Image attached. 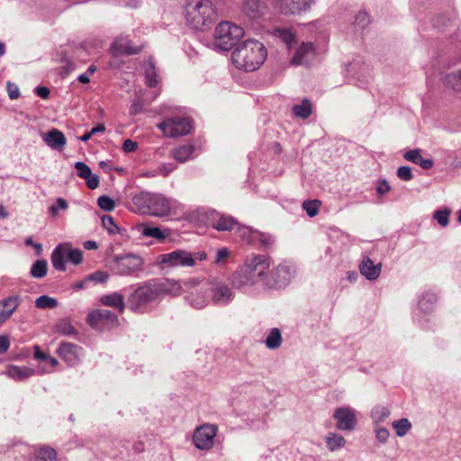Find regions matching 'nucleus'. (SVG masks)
I'll list each match as a JSON object with an SVG mask.
<instances>
[{
  "label": "nucleus",
  "instance_id": "bf43d9fd",
  "mask_svg": "<svg viewBox=\"0 0 461 461\" xmlns=\"http://www.w3.org/2000/svg\"><path fill=\"white\" fill-rule=\"evenodd\" d=\"M82 261V251L80 249H72L69 250V262L74 265H78Z\"/></svg>",
  "mask_w": 461,
  "mask_h": 461
},
{
  "label": "nucleus",
  "instance_id": "052dcab7",
  "mask_svg": "<svg viewBox=\"0 0 461 461\" xmlns=\"http://www.w3.org/2000/svg\"><path fill=\"white\" fill-rule=\"evenodd\" d=\"M75 331V328L73 325L67 320H62L61 322H59V332H62L63 334H73Z\"/></svg>",
  "mask_w": 461,
  "mask_h": 461
},
{
  "label": "nucleus",
  "instance_id": "774afa93",
  "mask_svg": "<svg viewBox=\"0 0 461 461\" xmlns=\"http://www.w3.org/2000/svg\"><path fill=\"white\" fill-rule=\"evenodd\" d=\"M10 346L9 339L6 336H0V354L5 353Z\"/></svg>",
  "mask_w": 461,
  "mask_h": 461
},
{
  "label": "nucleus",
  "instance_id": "ea45409f",
  "mask_svg": "<svg viewBox=\"0 0 461 461\" xmlns=\"http://www.w3.org/2000/svg\"><path fill=\"white\" fill-rule=\"evenodd\" d=\"M47 262L45 260H37L32 267L30 274L33 278H42L47 274Z\"/></svg>",
  "mask_w": 461,
  "mask_h": 461
},
{
  "label": "nucleus",
  "instance_id": "f3484780",
  "mask_svg": "<svg viewBox=\"0 0 461 461\" xmlns=\"http://www.w3.org/2000/svg\"><path fill=\"white\" fill-rule=\"evenodd\" d=\"M316 49L312 42H302L291 59V65H308L315 57Z\"/></svg>",
  "mask_w": 461,
  "mask_h": 461
},
{
  "label": "nucleus",
  "instance_id": "412c9836",
  "mask_svg": "<svg viewBox=\"0 0 461 461\" xmlns=\"http://www.w3.org/2000/svg\"><path fill=\"white\" fill-rule=\"evenodd\" d=\"M19 304L20 298L18 296H9L0 301V326L11 318Z\"/></svg>",
  "mask_w": 461,
  "mask_h": 461
},
{
  "label": "nucleus",
  "instance_id": "6e6552de",
  "mask_svg": "<svg viewBox=\"0 0 461 461\" xmlns=\"http://www.w3.org/2000/svg\"><path fill=\"white\" fill-rule=\"evenodd\" d=\"M164 135L169 138H178L187 135L193 129L192 122L185 117L175 116L165 119L158 124Z\"/></svg>",
  "mask_w": 461,
  "mask_h": 461
},
{
  "label": "nucleus",
  "instance_id": "69168bd1",
  "mask_svg": "<svg viewBox=\"0 0 461 461\" xmlns=\"http://www.w3.org/2000/svg\"><path fill=\"white\" fill-rule=\"evenodd\" d=\"M191 256L194 258V267L198 260L203 261L207 258V254L204 251L191 252Z\"/></svg>",
  "mask_w": 461,
  "mask_h": 461
},
{
  "label": "nucleus",
  "instance_id": "9b49d317",
  "mask_svg": "<svg viewBox=\"0 0 461 461\" xmlns=\"http://www.w3.org/2000/svg\"><path fill=\"white\" fill-rule=\"evenodd\" d=\"M88 324L98 330H110L118 325V317L108 310H95L87 316Z\"/></svg>",
  "mask_w": 461,
  "mask_h": 461
},
{
  "label": "nucleus",
  "instance_id": "a19ab883",
  "mask_svg": "<svg viewBox=\"0 0 461 461\" xmlns=\"http://www.w3.org/2000/svg\"><path fill=\"white\" fill-rule=\"evenodd\" d=\"M321 202L320 200H307L303 203V209L309 217H314L319 213Z\"/></svg>",
  "mask_w": 461,
  "mask_h": 461
},
{
  "label": "nucleus",
  "instance_id": "f704fd0d",
  "mask_svg": "<svg viewBox=\"0 0 461 461\" xmlns=\"http://www.w3.org/2000/svg\"><path fill=\"white\" fill-rule=\"evenodd\" d=\"M312 112V104L308 99H303L300 104L293 106L294 114L302 119L308 118Z\"/></svg>",
  "mask_w": 461,
  "mask_h": 461
},
{
  "label": "nucleus",
  "instance_id": "cd10ccee",
  "mask_svg": "<svg viewBox=\"0 0 461 461\" xmlns=\"http://www.w3.org/2000/svg\"><path fill=\"white\" fill-rule=\"evenodd\" d=\"M271 35L284 42L287 49H291L296 39L295 32L291 28L276 27L271 31Z\"/></svg>",
  "mask_w": 461,
  "mask_h": 461
},
{
  "label": "nucleus",
  "instance_id": "864d4df0",
  "mask_svg": "<svg viewBox=\"0 0 461 461\" xmlns=\"http://www.w3.org/2000/svg\"><path fill=\"white\" fill-rule=\"evenodd\" d=\"M375 434L376 439L380 443H383V444L387 442L388 438L390 436L389 430L387 429L383 428V427H378V425H375Z\"/></svg>",
  "mask_w": 461,
  "mask_h": 461
},
{
  "label": "nucleus",
  "instance_id": "49530a36",
  "mask_svg": "<svg viewBox=\"0 0 461 461\" xmlns=\"http://www.w3.org/2000/svg\"><path fill=\"white\" fill-rule=\"evenodd\" d=\"M102 224L110 234H115L119 232V228L115 224L113 218L109 215L102 217Z\"/></svg>",
  "mask_w": 461,
  "mask_h": 461
},
{
  "label": "nucleus",
  "instance_id": "c9c22d12",
  "mask_svg": "<svg viewBox=\"0 0 461 461\" xmlns=\"http://www.w3.org/2000/svg\"><path fill=\"white\" fill-rule=\"evenodd\" d=\"M391 411L385 406H375L371 411V419L375 425L384 422L390 416Z\"/></svg>",
  "mask_w": 461,
  "mask_h": 461
},
{
  "label": "nucleus",
  "instance_id": "c03bdc74",
  "mask_svg": "<svg viewBox=\"0 0 461 461\" xmlns=\"http://www.w3.org/2000/svg\"><path fill=\"white\" fill-rule=\"evenodd\" d=\"M450 210L443 209L436 211L434 213V219L437 220L438 223L442 227H446L449 221Z\"/></svg>",
  "mask_w": 461,
  "mask_h": 461
},
{
  "label": "nucleus",
  "instance_id": "423d86ee",
  "mask_svg": "<svg viewBox=\"0 0 461 461\" xmlns=\"http://www.w3.org/2000/svg\"><path fill=\"white\" fill-rule=\"evenodd\" d=\"M159 297L156 283H148L138 287L128 299L129 307L132 311H141Z\"/></svg>",
  "mask_w": 461,
  "mask_h": 461
},
{
  "label": "nucleus",
  "instance_id": "7c9ffc66",
  "mask_svg": "<svg viewBox=\"0 0 461 461\" xmlns=\"http://www.w3.org/2000/svg\"><path fill=\"white\" fill-rule=\"evenodd\" d=\"M8 377L23 381L35 374V370L28 366H9L5 373Z\"/></svg>",
  "mask_w": 461,
  "mask_h": 461
},
{
  "label": "nucleus",
  "instance_id": "4468645a",
  "mask_svg": "<svg viewBox=\"0 0 461 461\" xmlns=\"http://www.w3.org/2000/svg\"><path fill=\"white\" fill-rule=\"evenodd\" d=\"M268 5L264 0H243L241 14L249 21H260L268 13Z\"/></svg>",
  "mask_w": 461,
  "mask_h": 461
},
{
  "label": "nucleus",
  "instance_id": "aec40b11",
  "mask_svg": "<svg viewBox=\"0 0 461 461\" xmlns=\"http://www.w3.org/2000/svg\"><path fill=\"white\" fill-rule=\"evenodd\" d=\"M112 51L115 55H133L141 50L140 47H133L128 36L117 37L111 46Z\"/></svg>",
  "mask_w": 461,
  "mask_h": 461
},
{
  "label": "nucleus",
  "instance_id": "0eeeda50",
  "mask_svg": "<svg viewBox=\"0 0 461 461\" xmlns=\"http://www.w3.org/2000/svg\"><path fill=\"white\" fill-rule=\"evenodd\" d=\"M156 264L162 268L192 267H194V258L190 251L176 249L158 255Z\"/></svg>",
  "mask_w": 461,
  "mask_h": 461
},
{
  "label": "nucleus",
  "instance_id": "20e7f679",
  "mask_svg": "<svg viewBox=\"0 0 461 461\" xmlns=\"http://www.w3.org/2000/svg\"><path fill=\"white\" fill-rule=\"evenodd\" d=\"M215 16V7L210 0H188L185 4L186 23L194 30H205L213 23Z\"/></svg>",
  "mask_w": 461,
  "mask_h": 461
},
{
  "label": "nucleus",
  "instance_id": "c756f323",
  "mask_svg": "<svg viewBox=\"0 0 461 461\" xmlns=\"http://www.w3.org/2000/svg\"><path fill=\"white\" fill-rule=\"evenodd\" d=\"M195 149L193 144L180 145L170 150V156L180 163H185L192 158L193 153Z\"/></svg>",
  "mask_w": 461,
  "mask_h": 461
},
{
  "label": "nucleus",
  "instance_id": "dca6fc26",
  "mask_svg": "<svg viewBox=\"0 0 461 461\" xmlns=\"http://www.w3.org/2000/svg\"><path fill=\"white\" fill-rule=\"evenodd\" d=\"M333 418L337 420L338 429L351 431L357 426L356 411L350 407L337 408L334 411Z\"/></svg>",
  "mask_w": 461,
  "mask_h": 461
},
{
  "label": "nucleus",
  "instance_id": "f257e3e1",
  "mask_svg": "<svg viewBox=\"0 0 461 461\" xmlns=\"http://www.w3.org/2000/svg\"><path fill=\"white\" fill-rule=\"evenodd\" d=\"M267 50L258 40H246L239 43L231 52L233 66L245 72L258 70L266 61Z\"/></svg>",
  "mask_w": 461,
  "mask_h": 461
},
{
  "label": "nucleus",
  "instance_id": "e2e57ef3",
  "mask_svg": "<svg viewBox=\"0 0 461 461\" xmlns=\"http://www.w3.org/2000/svg\"><path fill=\"white\" fill-rule=\"evenodd\" d=\"M137 147L138 144L130 139L125 140L122 145V149L125 152L134 151L137 149Z\"/></svg>",
  "mask_w": 461,
  "mask_h": 461
},
{
  "label": "nucleus",
  "instance_id": "4d7b16f0",
  "mask_svg": "<svg viewBox=\"0 0 461 461\" xmlns=\"http://www.w3.org/2000/svg\"><path fill=\"white\" fill-rule=\"evenodd\" d=\"M230 255V251L227 248L220 249L216 253L214 263L217 265L221 264Z\"/></svg>",
  "mask_w": 461,
  "mask_h": 461
},
{
  "label": "nucleus",
  "instance_id": "5701e85b",
  "mask_svg": "<svg viewBox=\"0 0 461 461\" xmlns=\"http://www.w3.org/2000/svg\"><path fill=\"white\" fill-rule=\"evenodd\" d=\"M77 175L86 180V184L89 189H95L99 185V177L92 173L91 168L84 162H77L75 164Z\"/></svg>",
  "mask_w": 461,
  "mask_h": 461
},
{
  "label": "nucleus",
  "instance_id": "0e129e2a",
  "mask_svg": "<svg viewBox=\"0 0 461 461\" xmlns=\"http://www.w3.org/2000/svg\"><path fill=\"white\" fill-rule=\"evenodd\" d=\"M142 108H143L142 101L138 99L131 104L130 112L131 114H137L142 111Z\"/></svg>",
  "mask_w": 461,
  "mask_h": 461
},
{
  "label": "nucleus",
  "instance_id": "37998d69",
  "mask_svg": "<svg viewBox=\"0 0 461 461\" xmlns=\"http://www.w3.org/2000/svg\"><path fill=\"white\" fill-rule=\"evenodd\" d=\"M57 305V300L48 295H41L35 301V306L39 309H53Z\"/></svg>",
  "mask_w": 461,
  "mask_h": 461
},
{
  "label": "nucleus",
  "instance_id": "e433bc0d",
  "mask_svg": "<svg viewBox=\"0 0 461 461\" xmlns=\"http://www.w3.org/2000/svg\"><path fill=\"white\" fill-rule=\"evenodd\" d=\"M445 84L456 92H461V69L447 74Z\"/></svg>",
  "mask_w": 461,
  "mask_h": 461
},
{
  "label": "nucleus",
  "instance_id": "58836bf2",
  "mask_svg": "<svg viewBox=\"0 0 461 461\" xmlns=\"http://www.w3.org/2000/svg\"><path fill=\"white\" fill-rule=\"evenodd\" d=\"M56 450L52 447H42L35 451L33 461H53L56 458Z\"/></svg>",
  "mask_w": 461,
  "mask_h": 461
},
{
  "label": "nucleus",
  "instance_id": "2f4dec72",
  "mask_svg": "<svg viewBox=\"0 0 461 461\" xmlns=\"http://www.w3.org/2000/svg\"><path fill=\"white\" fill-rule=\"evenodd\" d=\"M327 448L330 452L338 451L346 446V439L343 436L336 432H329L325 437Z\"/></svg>",
  "mask_w": 461,
  "mask_h": 461
},
{
  "label": "nucleus",
  "instance_id": "b1692460",
  "mask_svg": "<svg viewBox=\"0 0 461 461\" xmlns=\"http://www.w3.org/2000/svg\"><path fill=\"white\" fill-rule=\"evenodd\" d=\"M137 230L143 237L153 238L159 242H164L170 234L167 229L162 230L159 227L149 226L144 223L138 225Z\"/></svg>",
  "mask_w": 461,
  "mask_h": 461
},
{
  "label": "nucleus",
  "instance_id": "473e14b6",
  "mask_svg": "<svg viewBox=\"0 0 461 461\" xmlns=\"http://www.w3.org/2000/svg\"><path fill=\"white\" fill-rule=\"evenodd\" d=\"M207 290L209 289H200L190 294V295L187 297V300L194 308L202 309L207 305L209 302L208 297L206 295Z\"/></svg>",
  "mask_w": 461,
  "mask_h": 461
},
{
  "label": "nucleus",
  "instance_id": "6e6d98bb",
  "mask_svg": "<svg viewBox=\"0 0 461 461\" xmlns=\"http://www.w3.org/2000/svg\"><path fill=\"white\" fill-rule=\"evenodd\" d=\"M354 23L359 27H366L369 23L367 14L366 12H358V14L356 15Z\"/></svg>",
  "mask_w": 461,
  "mask_h": 461
},
{
  "label": "nucleus",
  "instance_id": "09e8293b",
  "mask_svg": "<svg viewBox=\"0 0 461 461\" xmlns=\"http://www.w3.org/2000/svg\"><path fill=\"white\" fill-rule=\"evenodd\" d=\"M69 250L66 245L59 244V271H65L66 262H69Z\"/></svg>",
  "mask_w": 461,
  "mask_h": 461
},
{
  "label": "nucleus",
  "instance_id": "de8ad7c7",
  "mask_svg": "<svg viewBox=\"0 0 461 461\" xmlns=\"http://www.w3.org/2000/svg\"><path fill=\"white\" fill-rule=\"evenodd\" d=\"M75 68L74 63L67 57L59 58V74L68 75Z\"/></svg>",
  "mask_w": 461,
  "mask_h": 461
},
{
  "label": "nucleus",
  "instance_id": "13d9d810",
  "mask_svg": "<svg viewBox=\"0 0 461 461\" xmlns=\"http://www.w3.org/2000/svg\"><path fill=\"white\" fill-rule=\"evenodd\" d=\"M6 88L10 99H17L20 96V90L14 83L7 82Z\"/></svg>",
  "mask_w": 461,
  "mask_h": 461
},
{
  "label": "nucleus",
  "instance_id": "603ef678",
  "mask_svg": "<svg viewBox=\"0 0 461 461\" xmlns=\"http://www.w3.org/2000/svg\"><path fill=\"white\" fill-rule=\"evenodd\" d=\"M397 176L403 181H410L413 178L411 168L408 166H402L397 169Z\"/></svg>",
  "mask_w": 461,
  "mask_h": 461
},
{
  "label": "nucleus",
  "instance_id": "8fccbe9b",
  "mask_svg": "<svg viewBox=\"0 0 461 461\" xmlns=\"http://www.w3.org/2000/svg\"><path fill=\"white\" fill-rule=\"evenodd\" d=\"M44 141L51 148H58V129H52L42 135Z\"/></svg>",
  "mask_w": 461,
  "mask_h": 461
},
{
  "label": "nucleus",
  "instance_id": "a878e982",
  "mask_svg": "<svg viewBox=\"0 0 461 461\" xmlns=\"http://www.w3.org/2000/svg\"><path fill=\"white\" fill-rule=\"evenodd\" d=\"M381 264L375 265L367 257L364 258L359 264V271L367 280H376L381 274Z\"/></svg>",
  "mask_w": 461,
  "mask_h": 461
},
{
  "label": "nucleus",
  "instance_id": "1a4fd4ad",
  "mask_svg": "<svg viewBox=\"0 0 461 461\" xmlns=\"http://www.w3.org/2000/svg\"><path fill=\"white\" fill-rule=\"evenodd\" d=\"M113 270L120 276H131L142 270L143 258L137 254H124L113 258Z\"/></svg>",
  "mask_w": 461,
  "mask_h": 461
},
{
  "label": "nucleus",
  "instance_id": "bb28decb",
  "mask_svg": "<svg viewBox=\"0 0 461 461\" xmlns=\"http://www.w3.org/2000/svg\"><path fill=\"white\" fill-rule=\"evenodd\" d=\"M404 159L419 165L423 169H430L434 162L430 158H423L421 150L419 149H410L403 154Z\"/></svg>",
  "mask_w": 461,
  "mask_h": 461
},
{
  "label": "nucleus",
  "instance_id": "7ed1b4c3",
  "mask_svg": "<svg viewBox=\"0 0 461 461\" xmlns=\"http://www.w3.org/2000/svg\"><path fill=\"white\" fill-rule=\"evenodd\" d=\"M132 203L142 213L155 217H166L175 207L176 202L162 194L140 192L132 197Z\"/></svg>",
  "mask_w": 461,
  "mask_h": 461
},
{
  "label": "nucleus",
  "instance_id": "a18cd8bd",
  "mask_svg": "<svg viewBox=\"0 0 461 461\" xmlns=\"http://www.w3.org/2000/svg\"><path fill=\"white\" fill-rule=\"evenodd\" d=\"M97 204L102 210L106 212H112L115 207L114 201L106 195L100 196L97 199Z\"/></svg>",
  "mask_w": 461,
  "mask_h": 461
},
{
  "label": "nucleus",
  "instance_id": "72a5a7b5",
  "mask_svg": "<svg viewBox=\"0 0 461 461\" xmlns=\"http://www.w3.org/2000/svg\"><path fill=\"white\" fill-rule=\"evenodd\" d=\"M281 344L282 336L279 329H271L265 340L266 347L269 349H276L281 346Z\"/></svg>",
  "mask_w": 461,
  "mask_h": 461
},
{
  "label": "nucleus",
  "instance_id": "4be33fe9",
  "mask_svg": "<svg viewBox=\"0 0 461 461\" xmlns=\"http://www.w3.org/2000/svg\"><path fill=\"white\" fill-rule=\"evenodd\" d=\"M210 222L213 229L220 231L231 230L234 226L238 225L237 221L233 217L216 212L212 213Z\"/></svg>",
  "mask_w": 461,
  "mask_h": 461
},
{
  "label": "nucleus",
  "instance_id": "4c0bfd02",
  "mask_svg": "<svg viewBox=\"0 0 461 461\" xmlns=\"http://www.w3.org/2000/svg\"><path fill=\"white\" fill-rule=\"evenodd\" d=\"M392 427L395 430V434L402 438L411 430L412 425L407 418H402L398 420H394L392 423Z\"/></svg>",
  "mask_w": 461,
  "mask_h": 461
},
{
  "label": "nucleus",
  "instance_id": "393cba45",
  "mask_svg": "<svg viewBox=\"0 0 461 461\" xmlns=\"http://www.w3.org/2000/svg\"><path fill=\"white\" fill-rule=\"evenodd\" d=\"M33 350L34 358L42 365L40 367L41 372L49 373L54 371L58 365L57 359L41 351L40 347L37 345L33 347Z\"/></svg>",
  "mask_w": 461,
  "mask_h": 461
},
{
  "label": "nucleus",
  "instance_id": "ddd939ff",
  "mask_svg": "<svg viewBox=\"0 0 461 461\" xmlns=\"http://www.w3.org/2000/svg\"><path fill=\"white\" fill-rule=\"evenodd\" d=\"M159 296L163 294H169L172 296H178L183 292L191 289L198 284L196 279H190L187 281L180 282L174 279H167L162 282H155Z\"/></svg>",
  "mask_w": 461,
  "mask_h": 461
},
{
  "label": "nucleus",
  "instance_id": "a211bd4d",
  "mask_svg": "<svg viewBox=\"0 0 461 461\" xmlns=\"http://www.w3.org/2000/svg\"><path fill=\"white\" fill-rule=\"evenodd\" d=\"M208 289L212 294V300L218 305H226L233 298V294L230 287L223 283L212 281Z\"/></svg>",
  "mask_w": 461,
  "mask_h": 461
},
{
  "label": "nucleus",
  "instance_id": "79ce46f5",
  "mask_svg": "<svg viewBox=\"0 0 461 461\" xmlns=\"http://www.w3.org/2000/svg\"><path fill=\"white\" fill-rule=\"evenodd\" d=\"M437 301V297L434 294H426L421 296L419 301L420 309L423 312H429L432 310V306Z\"/></svg>",
  "mask_w": 461,
  "mask_h": 461
},
{
  "label": "nucleus",
  "instance_id": "2eb2a0df",
  "mask_svg": "<svg viewBox=\"0 0 461 461\" xmlns=\"http://www.w3.org/2000/svg\"><path fill=\"white\" fill-rule=\"evenodd\" d=\"M293 276V267L280 264L267 274V285L271 287H283L288 285Z\"/></svg>",
  "mask_w": 461,
  "mask_h": 461
},
{
  "label": "nucleus",
  "instance_id": "f03ea898",
  "mask_svg": "<svg viewBox=\"0 0 461 461\" xmlns=\"http://www.w3.org/2000/svg\"><path fill=\"white\" fill-rule=\"evenodd\" d=\"M272 259L267 255H254L248 258L231 278L232 285L237 288L251 286L259 282L267 285V274Z\"/></svg>",
  "mask_w": 461,
  "mask_h": 461
},
{
  "label": "nucleus",
  "instance_id": "39448f33",
  "mask_svg": "<svg viewBox=\"0 0 461 461\" xmlns=\"http://www.w3.org/2000/svg\"><path fill=\"white\" fill-rule=\"evenodd\" d=\"M243 35L242 27L230 22H221L215 28L213 45L217 50H229Z\"/></svg>",
  "mask_w": 461,
  "mask_h": 461
},
{
  "label": "nucleus",
  "instance_id": "680f3d73",
  "mask_svg": "<svg viewBox=\"0 0 461 461\" xmlns=\"http://www.w3.org/2000/svg\"><path fill=\"white\" fill-rule=\"evenodd\" d=\"M176 167L172 164H164L158 167V173L163 176H167Z\"/></svg>",
  "mask_w": 461,
  "mask_h": 461
},
{
  "label": "nucleus",
  "instance_id": "c85d7f7f",
  "mask_svg": "<svg viewBox=\"0 0 461 461\" xmlns=\"http://www.w3.org/2000/svg\"><path fill=\"white\" fill-rule=\"evenodd\" d=\"M99 302L105 306H109L122 312L125 309L124 296L119 293H112L104 294L100 297Z\"/></svg>",
  "mask_w": 461,
  "mask_h": 461
},
{
  "label": "nucleus",
  "instance_id": "5fc2aeb1",
  "mask_svg": "<svg viewBox=\"0 0 461 461\" xmlns=\"http://www.w3.org/2000/svg\"><path fill=\"white\" fill-rule=\"evenodd\" d=\"M109 278V274L104 271H95V273L89 275L86 277V280L95 281L96 283H105Z\"/></svg>",
  "mask_w": 461,
  "mask_h": 461
},
{
  "label": "nucleus",
  "instance_id": "9d476101",
  "mask_svg": "<svg viewBox=\"0 0 461 461\" xmlns=\"http://www.w3.org/2000/svg\"><path fill=\"white\" fill-rule=\"evenodd\" d=\"M217 432V425L204 423L195 429L193 435V443L200 450H209L214 445Z\"/></svg>",
  "mask_w": 461,
  "mask_h": 461
},
{
  "label": "nucleus",
  "instance_id": "f8f14e48",
  "mask_svg": "<svg viewBox=\"0 0 461 461\" xmlns=\"http://www.w3.org/2000/svg\"><path fill=\"white\" fill-rule=\"evenodd\" d=\"M272 3L282 14L299 15L309 11L315 0H272Z\"/></svg>",
  "mask_w": 461,
  "mask_h": 461
},
{
  "label": "nucleus",
  "instance_id": "3c124183",
  "mask_svg": "<svg viewBox=\"0 0 461 461\" xmlns=\"http://www.w3.org/2000/svg\"><path fill=\"white\" fill-rule=\"evenodd\" d=\"M146 83L149 87H154L157 85V75L153 64H149L146 68Z\"/></svg>",
  "mask_w": 461,
  "mask_h": 461
},
{
  "label": "nucleus",
  "instance_id": "6ab92c4d",
  "mask_svg": "<svg viewBox=\"0 0 461 461\" xmlns=\"http://www.w3.org/2000/svg\"><path fill=\"white\" fill-rule=\"evenodd\" d=\"M81 355L82 350L78 346L63 341L59 343V357H61L68 366L76 365L79 361Z\"/></svg>",
  "mask_w": 461,
  "mask_h": 461
},
{
  "label": "nucleus",
  "instance_id": "338daca9",
  "mask_svg": "<svg viewBox=\"0 0 461 461\" xmlns=\"http://www.w3.org/2000/svg\"><path fill=\"white\" fill-rule=\"evenodd\" d=\"M25 244L27 246L33 247L37 255H40L41 253V251H42L41 244L33 242V240H32V239L31 237H29V238H27L25 240Z\"/></svg>",
  "mask_w": 461,
  "mask_h": 461
}]
</instances>
